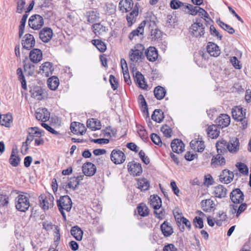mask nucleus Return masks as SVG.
<instances>
[{"label": "nucleus", "instance_id": "nucleus-7", "mask_svg": "<svg viewBox=\"0 0 251 251\" xmlns=\"http://www.w3.org/2000/svg\"><path fill=\"white\" fill-rule=\"evenodd\" d=\"M144 47L141 44L136 45L131 49L129 53L131 61L137 62L142 59L143 56Z\"/></svg>", "mask_w": 251, "mask_h": 251}, {"label": "nucleus", "instance_id": "nucleus-26", "mask_svg": "<svg viewBox=\"0 0 251 251\" xmlns=\"http://www.w3.org/2000/svg\"><path fill=\"white\" fill-rule=\"evenodd\" d=\"M71 131L75 134L82 135L86 131L85 126L80 123L73 122L70 126Z\"/></svg>", "mask_w": 251, "mask_h": 251}, {"label": "nucleus", "instance_id": "nucleus-58", "mask_svg": "<svg viewBox=\"0 0 251 251\" xmlns=\"http://www.w3.org/2000/svg\"><path fill=\"white\" fill-rule=\"evenodd\" d=\"M210 34L214 37H216L217 39L221 40L222 38V35L219 32L213 25L210 26Z\"/></svg>", "mask_w": 251, "mask_h": 251}, {"label": "nucleus", "instance_id": "nucleus-56", "mask_svg": "<svg viewBox=\"0 0 251 251\" xmlns=\"http://www.w3.org/2000/svg\"><path fill=\"white\" fill-rule=\"evenodd\" d=\"M219 25L229 34H233L235 32V30L232 27L222 22H220Z\"/></svg>", "mask_w": 251, "mask_h": 251}, {"label": "nucleus", "instance_id": "nucleus-24", "mask_svg": "<svg viewBox=\"0 0 251 251\" xmlns=\"http://www.w3.org/2000/svg\"><path fill=\"white\" fill-rule=\"evenodd\" d=\"M83 173L86 176H92L96 172L95 165L91 162L84 163L82 167Z\"/></svg>", "mask_w": 251, "mask_h": 251}, {"label": "nucleus", "instance_id": "nucleus-44", "mask_svg": "<svg viewBox=\"0 0 251 251\" xmlns=\"http://www.w3.org/2000/svg\"><path fill=\"white\" fill-rule=\"evenodd\" d=\"M107 29L100 24H96L93 25V31L97 35H102L106 32Z\"/></svg>", "mask_w": 251, "mask_h": 251}, {"label": "nucleus", "instance_id": "nucleus-61", "mask_svg": "<svg viewBox=\"0 0 251 251\" xmlns=\"http://www.w3.org/2000/svg\"><path fill=\"white\" fill-rule=\"evenodd\" d=\"M174 215L176 222L178 223H180V221L184 218L181 210L178 208H176L174 210Z\"/></svg>", "mask_w": 251, "mask_h": 251}, {"label": "nucleus", "instance_id": "nucleus-4", "mask_svg": "<svg viewBox=\"0 0 251 251\" xmlns=\"http://www.w3.org/2000/svg\"><path fill=\"white\" fill-rule=\"evenodd\" d=\"M149 202L154 209L156 217L159 219L162 218L163 214L161 199L157 195H151L150 196Z\"/></svg>", "mask_w": 251, "mask_h": 251}, {"label": "nucleus", "instance_id": "nucleus-34", "mask_svg": "<svg viewBox=\"0 0 251 251\" xmlns=\"http://www.w3.org/2000/svg\"><path fill=\"white\" fill-rule=\"evenodd\" d=\"M12 123V116L10 114L0 115V124L6 127H10Z\"/></svg>", "mask_w": 251, "mask_h": 251}, {"label": "nucleus", "instance_id": "nucleus-50", "mask_svg": "<svg viewBox=\"0 0 251 251\" xmlns=\"http://www.w3.org/2000/svg\"><path fill=\"white\" fill-rule=\"evenodd\" d=\"M230 63L232 64L233 67L237 70H240L242 65L240 61L235 56H230L229 57Z\"/></svg>", "mask_w": 251, "mask_h": 251}, {"label": "nucleus", "instance_id": "nucleus-55", "mask_svg": "<svg viewBox=\"0 0 251 251\" xmlns=\"http://www.w3.org/2000/svg\"><path fill=\"white\" fill-rule=\"evenodd\" d=\"M25 0H17L16 12L21 14L24 10L25 11Z\"/></svg>", "mask_w": 251, "mask_h": 251}, {"label": "nucleus", "instance_id": "nucleus-45", "mask_svg": "<svg viewBox=\"0 0 251 251\" xmlns=\"http://www.w3.org/2000/svg\"><path fill=\"white\" fill-rule=\"evenodd\" d=\"M138 14V9L137 7H135L132 12L127 16V21L130 25H131L135 22Z\"/></svg>", "mask_w": 251, "mask_h": 251}, {"label": "nucleus", "instance_id": "nucleus-54", "mask_svg": "<svg viewBox=\"0 0 251 251\" xmlns=\"http://www.w3.org/2000/svg\"><path fill=\"white\" fill-rule=\"evenodd\" d=\"M200 217H195L194 219V223L196 227L201 228L203 226V221L201 218L205 216V215L202 212H200Z\"/></svg>", "mask_w": 251, "mask_h": 251}, {"label": "nucleus", "instance_id": "nucleus-5", "mask_svg": "<svg viewBox=\"0 0 251 251\" xmlns=\"http://www.w3.org/2000/svg\"><path fill=\"white\" fill-rule=\"evenodd\" d=\"M185 6L186 8L187 9V11H186L187 13L193 16L198 15L206 22L207 21V19H209L208 14L203 8L199 6H194L191 4H188L187 5H185Z\"/></svg>", "mask_w": 251, "mask_h": 251}, {"label": "nucleus", "instance_id": "nucleus-25", "mask_svg": "<svg viewBox=\"0 0 251 251\" xmlns=\"http://www.w3.org/2000/svg\"><path fill=\"white\" fill-rule=\"evenodd\" d=\"M226 163V161L225 157L218 154L212 157L210 164L212 167L217 168L225 165Z\"/></svg>", "mask_w": 251, "mask_h": 251}, {"label": "nucleus", "instance_id": "nucleus-10", "mask_svg": "<svg viewBox=\"0 0 251 251\" xmlns=\"http://www.w3.org/2000/svg\"><path fill=\"white\" fill-rule=\"evenodd\" d=\"M72 205L71 200L68 196L60 197L58 201V206L64 217L65 216L63 210L69 211L71 209Z\"/></svg>", "mask_w": 251, "mask_h": 251}, {"label": "nucleus", "instance_id": "nucleus-37", "mask_svg": "<svg viewBox=\"0 0 251 251\" xmlns=\"http://www.w3.org/2000/svg\"><path fill=\"white\" fill-rule=\"evenodd\" d=\"M87 127L92 130L100 129L101 127L100 122L96 119H91L87 122Z\"/></svg>", "mask_w": 251, "mask_h": 251}, {"label": "nucleus", "instance_id": "nucleus-2", "mask_svg": "<svg viewBox=\"0 0 251 251\" xmlns=\"http://www.w3.org/2000/svg\"><path fill=\"white\" fill-rule=\"evenodd\" d=\"M15 207L20 212H26L30 206L29 198L26 194H19L15 199Z\"/></svg>", "mask_w": 251, "mask_h": 251}, {"label": "nucleus", "instance_id": "nucleus-51", "mask_svg": "<svg viewBox=\"0 0 251 251\" xmlns=\"http://www.w3.org/2000/svg\"><path fill=\"white\" fill-rule=\"evenodd\" d=\"M138 211L140 215L146 216L149 214V211L148 207L145 204H140L138 207Z\"/></svg>", "mask_w": 251, "mask_h": 251}, {"label": "nucleus", "instance_id": "nucleus-40", "mask_svg": "<svg viewBox=\"0 0 251 251\" xmlns=\"http://www.w3.org/2000/svg\"><path fill=\"white\" fill-rule=\"evenodd\" d=\"M150 186L149 181L145 178H141L138 179L137 187L141 191L148 190Z\"/></svg>", "mask_w": 251, "mask_h": 251}, {"label": "nucleus", "instance_id": "nucleus-22", "mask_svg": "<svg viewBox=\"0 0 251 251\" xmlns=\"http://www.w3.org/2000/svg\"><path fill=\"white\" fill-rule=\"evenodd\" d=\"M206 50L208 53L213 57H218L221 54L219 47L216 44L212 42L208 43Z\"/></svg>", "mask_w": 251, "mask_h": 251}, {"label": "nucleus", "instance_id": "nucleus-42", "mask_svg": "<svg viewBox=\"0 0 251 251\" xmlns=\"http://www.w3.org/2000/svg\"><path fill=\"white\" fill-rule=\"evenodd\" d=\"M227 143L224 140L218 141L216 143L217 151L218 153H224L227 150Z\"/></svg>", "mask_w": 251, "mask_h": 251}, {"label": "nucleus", "instance_id": "nucleus-27", "mask_svg": "<svg viewBox=\"0 0 251 251\" xmlns=\"http://www.w3.org/2000/svg\"><path fill=\"white\" fill-rule=\"evenodd\" d=\"M216 123L222 128L227 126L230 123V118L227 114H221L216 120Z\"/></svg>", "mask_w": 251, "mask_h": 251}, {"label": "nucleus", "instance_id": "nucleus-29", "mask_svg": "<svg viewBox=\"0 0 251 251\" xmlns=\"http://www.w3.org/2000/svg\"><path fill=\"white\" fill-rule=\"evenodd\" d=\"M171 148L173 151L177 153L183 152L185 150L184 143L179 139H175L171 143Z\"/></svg>", "mask_w": 251, "mask_h": 251}, {"label": "nucleus", "instance_id": "nucleus-31", "mask_svg": "<svg viewBox=\"0 0 251 251\" xmlns=\"http://www.w3.org/2000/svg\"><path fill=\"white\" fill-rule=\"evenodd\" d=\"M133 6L132 0H121L119 4L120 10L123 12L130 11Z\"/></svg>", "mask_w": 251, "mask_h": 251}, {"label": "nucleus", "instance_id": "nucleus-20", "mask_svg": "<svg viewBox=\"0 0 251 251\" xmlns=\"http://www.w3.org/2000/svg\"><path fill=\"white\" fill-rule=\"evenodd\" d=\"M35 41L32 35L30 34H25L22 39V44L23 47L29 50L34 46Z\"/></svg>", "mask_w": 251, "mask_h": 251}, {"label": "nucleus", "instance_id": "nucleus-19", "mask_svg": "<svg viewBox=\"0 0 251 251\" xmlns=\"http://www.w3.org/2000/svg\"><path fill=\"white\" fill-rule=\"evenodd\" d=\"M132 74L134 77L135 81L138 86L143 89H146L147 85L143 75L139 72L134 69L132 70Z\"/></svg>", "mask_w": 251, "mask_h": 251}, {"label": "nucleus", "instance_id": "nucleus-60", "mask_svg": "<svg viewBox=\"0 0 251 251\" xmlns=\"http://www.w3.org/2000/svg\"><path fill=\"white\" fill-rule=\"evenodd\" d=\"M88 21L89 22L93 23L98 20L99 14L95 11H90L88 13Z\"/></svg>", "mask_w": 251, "mask_h": 251}, {"label": "nucleus", "instance_id": "nucleus-8", "mask_svg": "<svg viewBox=\"0 0 251 251\" xmlns=\"http://www.w3.org/2000/svg\"><path fill=\"white\" fill-rule=\"evenodd\" d=\"M28 136L25 143L26 145L29 144L35 138L43 137L44 135V131L38 127H31L27 129Z\"/></svg>", "mask_w": 251, "mask_h": 251}, {"label": "nucleus", "instance_id": "nucleus-16", "mask_svg": "<svg viewBox=\"0 0 251 251\" xmlns=\"http://www.w3.org/2000/svg\"><path fill=\"white\" fill-rule=\"evenodd\" d=\"M127 170L128 173L133 176H140L143 171L141 164L134 161L128 163Z\"/></svg>", "mask_w": 251, "mask_h": 251}, {"label": "nucleus", "instance_id": "nucleus-18", "mask_svg": "<svg viewBox=\"0 0 251 251\" xmlns=\"http://www.w3.org/2000/svg\"><path fill=\"white\" fill-rule=\"evenodd\" d=\"M233 173L227 169L224 170L219 176L220 181L225 184L230 183L233 180Z\"/></svg>", "mask_w": 251, "mask_h": 251}, {"label": "nucleus", "instance_id": "nucleus-62", "mask_svg": "<svg viewBox=\"0 0 251 251\" xmlns=\"http://www.w3.org/2000/svg\"><path fill=\"white\" fill-rule=\"evenodd\" d=\"M43 226L44 228L48 231L53 229V228L54 227L56 231V234H58V230L57 229V227L53 225L50 222H44L43 223Z\"/></svg>", "mask_w": 251, "mask_h": 251}, {"label": "nucleus", "instance_id": "nucleus-13", "mask_svg": "<svg viewBox=\"0 0 251 251\" xmlns=\"http://www.w3.org/2000/svg\"><path fill=\"white\" fill-rule=\"evenodd\" d=\"M190 147L192 150L198 152H202L205 148L202 137L199 135L196 136L190 142Z\"/></svg>", "mask_w": 251, "mask_h": 251}, {"label": "nucleus", "instance_id": "nucleus-52", "mask_svg": "<svg viewBox=\"0 0 251 251\" xmlns=\"http://www.w3.org/2000/svg\"><path fill=\"white\" fill-rule=\"evenodd\" d=\"M165 93L164 88L160 86L156 87L154 91L155 97L159 100L162 99L164 97Z\"/></svg>", "mask_w": 251, "mask_h": 251}, {"label": "nucleus", "instance_id": "nucleus-33", "mask_svg": "<svg viewBox=\"0 0 251 251\" xmlns=\"http://www.w3.org/2000/svg\"><path fill=\"white\" fill-rule=\"evenodd\" d=\"M146 54L147 59L150 61L153 62L156 60L158 57V53L156 49L152 47H149L146 51Z\"/></svg>", "mask_w": 251, "mask_h": 251}, {"label": "nucleus", "instance_id": "nucleus-59", "mask_svg": "<svg viewBox=\"0 0 251 251\" xmlns=\"http://www.w3.org/2000/svg\"><path fill=\"white\" fill-rule=\"evenodd\" d=\"M170 187L175 195L176 196H180V191L177 187L176 182L174 180H172L170 183Z\"/></svg>", "mask_w": 251, "mask_h": 251}, {"label": "nucleus", "instance_id": "nucleus-38", "mask_svg": "<svg viewBox=\"0 0 251 251\" xmlns=\"http://www.w3.org/2000/svg\"><path fill=\"white\" fill-rule=\"evenodd\" d=\"M47 84L50 90L54 91L57 89L59 85V80L57 77L53 76L48 78Z\"/></svg>", "mask_w": 251, "mask_h": 251}, {"label": "nucleus", "instance_id": "nucleus-11", "mask_svg": "<svg viewBox=\"0 0 251 251\" xmlns=\"http://www.w3.org/2000/svg\"><path fill=\"white\" fill-rule=\"evenodd\" d=\"M201 208L206 213H211L216 209L217 201L211 199L202 200L201 203Z\"/></svg>", "mask_w": 251, "mask_h": 251}, {"label": "nucleus", "instance_id": "nucleus-12", "mask_svg": "<svg viewBox=\"0 0 251 251\" xmlns=\"http://www.w3.org/2000/svg\"><path fill=\"white\" fill-rule=\"evenodd\" d=\"M126 158L125 153L120 150L115 149L111 152L110 159L115 164H122L126 160Z\"/></svg>", "mask_w": 251, "mask_h": 251}, {"label": "nucleus", "instance_id": "nucleus-39", "mask_svg": "<svg viewBox=\"0 0 251 251\" xmlns=\"http://www.w3.org/2000/svg\"><path fill=\"white\" fill-rule=\"evenodd\" d=\"M20 161L21 159L18 152L12 151L9 159V163L13 167H17L20 164Z\"/></svg>", "mask_w": 251, "mask_h": 251}, {"label": "nucleus", "instance_id": "nucleus-53", "mask_svg": "<svg viewBox=\"0 0 251 251\" xmlns=\"http://www.w3.org/2000/svg\"><path fill=\"white\" fill-rule=\"evenodd\" d=\"M17 74L18 75V78L21 83L22 87L23 89L26 90L27 88L25 80L23 74L22 70L21 68H18L17 70Z\"/></svg>", "mask_w": 251, "mask_h": 251}, {"label": "nucleus", "instance_id": "nucleus-43", "mask_svg": "<svg viewBox=\"0 0 251 251\" xmlns=\"http://www.w3.org/2000/svg\"><path fill=\"white\" fill-rule=\"evenodd\" d=\"M71 234L78 241H80L82 239L83 231L82 230L77 226H74L72 227L71 231Z\"/></svg>", "mask_w": 251, "mask_h": 251}, {"label": "nucleus", "instance_id": "nucleus-30", "mask_svg": "<svg viewBox=\"0 0 251 251\" xmlns=\"http://www.w3.org/2000/svg\"><path fill=\"white\" fill-rule=\"evenodd\" d=\"M230 199L234 203H240L243 201V194L239 189L233 190L230 195Z\"/></svg>", "mask_w": 251, "mask_h": 251}, {"label": "nucleus", "instance_id": "nucleus-6", "mask_svg": "<svg viewBox=\"0 0 251 251\" xmlns=\"http://www.w3.org/2000/svg\"><path fill=\"white\" fill-rule=\"evenodd\" d=\"M40 207L44 210L51 208L54 205V198L50 194H42L39 197Z\"/></svg>", "mask_w": 251, "mask_h": 251}, {"label": "nucleus", "instance_id": "nucleus-32", "mask_svg": "<svg viewBox=\"0 0 251 251\" xmlns=\"http://www.w3.org/2000/svg\"><path fill=\"white\" fill-rule=\"evenodd\" d=\"M31 96L37 100H42L44 98L43 89L40 87H33L30 90Z\"/></svg>", "mask_w": 251, "mask_h": 251}, {"label": "nucleus", "instance_id": "nucleus-35", "mask_svg": "<svg viewBox=\"0 0 251 251\" xmlns=\"http://www.w3.org/2000/svg\"><path fill=\"white\" fill-rule=\"evenodd\" d=\"M227 150L232 153H235L238 151L239 148V141L237 138L231 139L227 143Z\"/></svg>", "mask_w": 251, "mask_h": 251}, {"label": "nucleus", "instance_id": "nucleus-17", "mask_svg": "<svg viewBox=\"0 0 251 251\" xmlns=\"http://www.w3.org/2000/svg\"><path fill=\"white\" fill-rule=\"evenodd\" d=\"M53 35V30L50 27L43 28L39 33L40 39L44 43H48L52 39Z\"/></svg>", "mask_w": 251, "mask_h": 251}, {"label": "nucleus", "instance_id": "nucleus-21", "mask_svg": "<svg viewBox=\"0 0 251 251\" xmlns=\"http://www.w3.org/2000/svg\"><path fill=\"white\" fill-rule=\"evenodd\" d=\"M53 71L52 64L49 62H46L40 66L39 73L48 77L51 75Z\"/></svg>", "mask_w": 251, "mask_h": 251}, {"label": "nucleus", "instance_id": "nucleus-41", "mask_svg": "<svg viewBox=\"0 0 251 251\" xmlns=\"http://www.w3.org/2000/svg\"><path fill=\"white\" fill-rule=\"evenodd\" d=\"M161 229L163 234L165 236H170L173 233V229L172 226L167 222H164L162 224Z\"/></svg>", "mask_w": 251, "mask_h": 251}, {"label": "nucleus", "instance_id": "nucleus-15", "mask_svg": "<svg viewBox=\"0 0 251 251\" xmlns=\"http://www.w3.org/2000/svg\"><path fill=\"white\" fill-rule=\"evenodd\" d=\"M190 32L191 34L195 37H201L205 33L202 24L197 22L191 25Z\"/></svg>", "mask_w": 251, "mask_h": 251}, {"label": "nucleus", "instance_id": "nucleus-14", "mask_svg": "<svg viewBox=\"0 0 251 251\" xmlns=\"http://www.w3.org/2000/svg\"><path fill=\"white\" fill-rule=\"evenodd\" d=\"M34 116L37 120L44 123L50 119V112L46 108L39 107L36 110Z\"/></svg>", "mask_w": 251, "mask_h": 251}, {"label": "nucleus", "instance_id": "nucleus-57", "mask_svg": "<svg viewBox=\"0 0 251 251\" xmlns=\"http://www.w3.org/2000/svg\"><path fill=\"white\" fill-rule=\"evenodd\" d=\"M115 134V130L114 129H112L110 127H106L102 132V133L100 134L101 136L104 137H111L114 136Z\"/></svg>", "mask_w": 251, "mask_h": 251}, {"label": "nucleus", "instance_id": "nucleus-3", "mask_svg": "<svg viewBox=\"0 0 251 251\" xmlns=\"http://www.w3.org/2000/svg\"><path fill=\"white\" fill-rule=\"evenodd\" d=\"M231 113L233 119L242 122L243 128H246L248 124L247 121L244 120L246 115V109L240 106H235L232 109Z\"/></svg>", "mask_w": 251, "mask_h": 251}, {"label": "nucleus", "instance_id": "nucleus-23", "mask_svg": "<svg viewBox=\"0 0 251 251\" xmlns=\"http://www.w3.org/2000/svg\"><path fill=\"white\" fill-rule=\"evenodd\" d=\"M211 193L215 197L223 198L226 195V189L222 185H218L212 188Z\"/></svg>", "mask_w": 251, "mask_h": 251}, {"label": "nucleus", "instance_id": "nucleus-1", "mask_svg": "<svg viewBox=\"0 0 251 251\" xmlns=\"http://www.w3.org/2000/svg\"><path fill=\"white\" fill-rule=\"evenodd\" d=\"M81 176L71 177L66 181V178L63 177L59 181L60 187L64 189L67 192L74 191L79 184V181L82 180Z\"/></svg>", "mask_w": 251, "mask_h": 251}, {"label": "nucleus", "instance_id": "nucleus-48", "mask_svg": "<svg viewBox=\"0 0 251 251\" xmlns=\"http://www.w3.org/2000/svg\"><path fill=\"white\" fill-rule=\"evenodd\" d=\"M186 3H183L178 0H172L170 2V6L172 9H177L178 8L182 7L183 10L186 11L187 9L185 5H187Z\"/></svg>", "mask_w": 251, "mask_h": 251}, {"label": "nucleus", "instance_id": "nucleus-46", "mask_svg": "<svg viewBox=\"0 0 251 251\" xmlns=\"http://www.w3.org/2000/svg\"><path fill=\"white\" fill-rule=\"evenodd\" d=\"M144 29L142 26H139L136 30L133 31L129 35V38L131 40H136L137 37H141Z\"/></svg>", "mask_w": 251, "mask_h": 251}, {"label": "nucleus", "instance_id": "nucleus-63", "mask_svg": "<svg viewBox=\"0 0 251 251\" xmlns=\"http://www.w3.org/2000/svg\"><path fill=\"white\" fill-rule=\"evenodd\" d=\"M237 167L241 173L243 175H247L248 173V168L247 166L243 163H239L237 165Z\"/></svg>", "mask_w": 251, "mask_h": 251}, {"label": "nucleus", "instance_id": "nucleus-36", "mask_svg": "<svg viewBox=\"0 0 251 251\" xmlns=\"http://www.w3.org/2000/svg\"><path fill=\"white\" fill-rule=\"evenodd\" d=\"M207 133L209 137L212 139H214L219 136L220 130L216 126L213 125L207 127Z\"/></svg>", "mask_w": 251, "mask_h": 251}, {"label": "nucleus", "instance_id": "nucleus-64", "mask_svg": "<svg viewBox=\"0 0 251 251\" xmlns=\"http://www.w3.org/2000/svg\"><path fill=\"white\" fill-rule=\"evenodd\" d=\"M161 131L166 137H171L172 131L171 128L167 126H163L161 128Z\"/></svg>", "mask_w": 251, "mask_h": 251}, {"label": "nucleus", "instance_id": "nucleus-49", "mask_svg": "<svg viewBox=\"0 0 251 251\" xmlns=\"http://www.w3.org/2000/svg\"><path fill=\"white\" fill-rule=\"evenodd\" d=\"M92 44L101 52L104 51L106 47L104 43L99 40H93Z\"/></svg>", "mask_w": 251, "mask_h": 251}, {"label": "nucleus", "instance_id": "nucleus-28", "mask_svg": "<svg viewBox=\"0 0 251 251\" xmlns=\"http://www.w3.org/2000/svg\"><path fill=\"white\" fill-rule=\"evenodd\" d=\"M29 57L31 62L36 63L42 59L43 53L40 50L34 49L30 51Z\"/></svg>", "mask_w": 251, "mask_h": 251}, {"label": "nucleus", "instance_id": "nucleus-9", "mask_svg": "<svg viewBox=\"0 0 251 251\" xmlns=\"http://www.w3.org/2000/svg\"><path fill=\"white\" fill-rule=\"evenodd\" d=\"M44 23L43 18L38 14L32 15L28 20L29 26L34 30L39 29L44 25Z\"/></svg>", "mask_w": 251, "mask_h": 251}, {"label": "nucleus", "instance_id": "nucleus-47", "mask_svg": "<svg viewBox=\"0 0 251 251\" xmlns=\"http://www.w3.org/2000/svg\"><path fill=\"white\" fill-rule=\"evenodd\" d=\"M151 118L153 120L160 123L164 118L163 113L160 110L156 109L152 115Z\"/></svg>", "mask_w": 251, "mask_h": 251}]
</instances>
